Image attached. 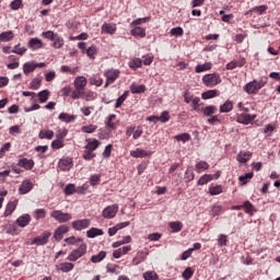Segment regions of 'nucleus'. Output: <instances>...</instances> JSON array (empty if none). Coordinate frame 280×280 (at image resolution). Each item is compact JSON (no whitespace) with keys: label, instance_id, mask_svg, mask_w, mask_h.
Returning <instances> with one entry per match:
<instances>
[{"label":"nucleus","instance_id":"obj_61","mask_svg":"<svg viewBox=\"0 0 280 280\" xmlns=\"http://www.w3.org/2000/svg\"><path fill=\"white\" fill-rule=\"evenodd\" d=\"M47 211L45 209H36L35 210V220H43L46 218Z\"/></svg>","mask_w":280,"mask_h":280},{"label":"nucleus","instance_id":"obj_31","mask_svg":"<svg viewBox=\"0 0 280 280\" xmlns=\"http://www.w3.org/2000/svg\"><path fill=\"white\" fill-rule=\"evenodd\" d=\"M126 253H130V247H122L114 250L113 257L119 259L122 255H126Z\"/></svg>","mask_w":280,"mask_h":280},{"label":"nucleus","instance_id":"obj_19","mask_svg":"<svg viewBox=\"0 0 280 280\" xmlns=\"http://www.w3.org/2000/svg\"><path fill=\"white\" fill-rule=\"evenodd\" d=\"M184 102L186 104H190V102H191V104H200V97L194 96V95H191V93H189V91H186L184 93Z\"/></svg>","mask_w":280,"mask_h":280},{"label":"nucleus","instance_id":"obj_57","mask_svg":"<svg viewBox=\"0 0 280 280\" xmlns=\"http://www.w3.org/2000/svg\"><path fill=\"white\" fill-rule=\"evenodd\" d=\"M52 150H60L61 148H65V142L60 139H56L51 142Z\"/></svg>","mask_w":280,"mask_h":280},{"label":"nucleus","instance_id":"obj_48","mask_svg":"<svg viewBox=\"0 0 280 280\" xmlns=\"http://www.w3.org/2000/svg\"><path fill=\"white\" fill-rule=\"evenodd\" d=\"M144 280H159V275L155 271H145L143 273Z\"/></svg>","mask_w":280,"mask_h":280},{"label":"nucleus","instance_id":"obj_52","mask_svg":"<svg viewBox=\"0 0 280 280\" xmlns=\"http://www.w3.org/2000/svg\"><path fill=\"white\" fill-rule=\"evenodd\" d=\"M63 46H65V39H62V37H59L57 35L56 38L54 39L52 47L55 49H61V47H63Z\"/></svg>","mask_w":280,"mask_h":280},{"label":"nucleus","instance_id":"obj_24","mask_svg":"<svg viewBox=\"0 0 280 280\" xmlns=\"http://www.w3.org/2000/svg\"><path fill=\"white\" fill-rule=\"evenodd\" d=\"M212 67H213V63H211V62L197 65L196 68H195V72L196 73H202L205 71H211Z\"/></svg>","mask_w":280,"mask_h":280},{"label":"nucleus","instance_id":"obj_32","mask_svg":"<svg viewBox=\"0 0 280 280\" xmlns=\"http://www.w3.org/2000/svg\"><path fill=\"white\" fill-rule=\"evenodd\" d=\"M211 180H213V175L205 174L198 179L197 185L199 186L207 185V183H211Z\"/></svg>","mask_w":280,"mask_h":280},{"label":"nucleus","instance_id":"obj_42","mask_svg":"<svg viewBox=\"0 0 280 280\" xmlns=\"http://www.w3.org/2000/svg\"><path fill=\"white\" fill-rule=\"evenodd\" d=\"M175 141H182V143H187V141H191V136L189 133H182L174 137Z\"/></svg>","mask_w":280,"mask_h":280},{"label":"nucleus","instance_id":"obj_26","mask_svg":"<svg viewBox=\"0 0 280 280\" xmlns=\"http://www.w3.org/2000/svg\"><path fill=\"white\" fill-rule=\"evenodd\" d=\"M84 255V249H74L68 257L69 261H78Z\"/></svg>","mask_w":280,"mask_h":280},{"label":"nucleus","instance_id":"obj_16","mask_svg":"<svg viewBox=\"0 0 280 280\" xmlns=\"http://www.w3.org/2000/svg\"><path fill=\"white\" fill-rule=\"evenodd\" d=\"M65 233H69V226L67 225H60L54 234V240H56V242H60V240H62V235Z\"/></svg>","mask_w":280,"mask_h":280},{"label":"nucleus","instance_id":"obj_35","mask_svg":"<svg viewBox=\"0 0 280 280\" xmlns=\"http://www.w3.org/2000/svg\"><path fill=\"white\" fill-rule=\"evenodd\" d=\"M168 226L172 229L173 233H179V231H183V222L180 221L171 222Z\"/></svg>","mask_w":280,"mask_h":280},{"label":"nucleus","instance_id":"obj_29","mask_svg":"<svg viewBox=\"0 0 280 280\" xmlns=\"http://www.w3.org/2000/svg\"><path fill=\"white\" fill-rule=\"evenodd\" d=\"M115 119H117V115L112 114L109 115L106 120H105V126L108 127L109 130H115V128H117V126H115Z\"/></svg>","mask_w":280,"mask_h":280},{"label":"nucleus","instance_id":"obj_1","mask_svg":"<svg viewBox=\"0 0 280 280\" xmlns=\"http://www.w3.org/2000/svg\"><path fill=\"white\" fill-rule=\"evenodd\" d=\"M202 82L205 86H208L209 89H213V86H218L222 82V79L218 73H210V74H205L202 77Z\"/></svg>","mask_w":280,"mask_h":280},{"label":"nucleus","instance_id":"obj_49","mask_svg":"<svg viewBox=\"0 0 280 280\" xmlns=\"http://www.w3.org/2000/svg\"><path fill=\"white\" fill-rule=\"evenodd\" d=\"M37 95L39 97L40 104H45V102H47V100H49V90H44V91L39 92Z\"/></svg>","mask_w":280,"mask_h":280},{"label":"nucleus","instance_id":"obj_62","mask_svg":"<svg viewBox=\"0 0 280 280\" xmlns=\"http://www.w3.org/2000/svg\"><path fill=\"white\" fill-rule=\"evenodd\" d=\"M67 135H69V130L67 129H58L57 132H56V138L61 140L65 139V137H67Z\"/></svg>","mask_w":280,"mask_h":280},{"label":"nucleus","instance_id":"obj_12","mask_svg":"<svg viewBox=\"0 0 280 280\" xmlns=\"http://www.w3.org/2000/svg\"><path fill=\"white\" fill-rule=\"evenodd\" d=\"M102 34H109L113 36L117 32V24L116 23H104L101 27Z\"/></svg>","mask_w":280,"mask_h":280},{"label":"nucleus","instance_id":"obj_7","mask_svg":"<svg viewBox=\"0 0 280 280\" xmlns=\"http://www.w3.org/2000/svg\"><path fill=\"white\" fill-rule=\"evenodd\" d=\"M154 154L152 151H145L143 149L137 148L136 150L130 151V156L133 159H145V156L150 158Z\"/></svg>","mask_w":280,"mask_h":280},{"label":"nucleus","instance_id":"obj_43","mask_svg":"<svg viewBox=\"0 0 280 280\" xmlns=\"http://www.w3.org/2000/svg\"><path fill=\"white\" fill-rule=\"evenodd\" d=\"M39 139H54V131L52 130H40L38 135Z\"/></svg>","mask_w":280,"mask_h":280},{"label":"nucleus","instance_id":"obj_34","mask_svg":"<svg viewBox=\"0 0 280 280\" xmlns=\"http://www.w3.org/2000/svg\"><path fill=\"white\" fill-rule=\"evenodd\" d=\"M23 71L25 73V75H27V73H34V71H36V66L34 62H25L23 66Z\"/></svg>","mask_w":280,"mask_h":280},{"label":"nucleus","instance_id":"obj_22","mask_svg":"<svg viewBox=\"0 0 280 280\" xmlns=\"http://www.w3.org/2000/svg\"><path fill=\"white\" fill-rule=\"evenodd\" d=\"M100 235H104V230L97 228H91L86 231V237H100Z\"/></svg>","mask_w":280,"mask_h":280},{"label":"nucleus","instance_id":"obj_6","mask_svg":"<svg viewBox=\"0 0 280 280\" xmlns=\"http://www.w3.org/2000/svg\"><path fill=\"white\" fill-rule=\"evenodd\" d=\"M91 226V220L81 219L72 222V228L75 231H84V229H89Z\"/></svg>","mask_w":280,"mask_h":280},{"label":"nucleus","instance_id":"obj_54","mask_svg":"<svg viewBox=\"0 0 280 280\" xmlns=\"http://www.w3.org/2000/svg\"><path fill=\"white\" fill-rule=\"evenodd\" d=\"M67 244H77V246H83L82 238H77L75 236H71L65 240Z\"/></svg>","mask_w":280,"mask_h":280},{"label":"nucleus","instance_id":"obj_63","mask_svg":"<svg viewBox=\"0 0 280 280\" xmlns=\"http://www.w3.org/2000/svg\"><path fill=\"white\" fill-rule=\"evenodd\" d=\"M170 34L171 36H183L184 34L183 27L180 26L174 27L170 31Z\"/></svg>","mask_w":280,"mask_h":280},{"label":"nucleus","instance_id":"obj_25","mask_svg":"<svg viewBox=\"0 0 280 280\" xmlns=\"http://www.w3.org/2000/svg\"><path fill=\"white\" fill-rule=\"evenodd\" d=\"M14 38V33L12 31L2 32L0 34L1 43H10Z\"/></svg>","mask_w":280,"mask_h":280},{"label":"nucleus","instance_id":"obj_36","mask_svg":"<svg viewBox=\"0 0 280 280\" xmlns=\"http://www.w3.org/2000/svg\"><path fill=\"white\" fill-rule=\"evenodd\" d=\"M202 100H212V97H218V90H208L201 94Z\"/></svg>","mask_w":280,"mask_h":280},{"label":"nucleus","instance_id":"obj_13","mask_svg":"<svg viewBox=\"0 0 280 280\" xmlns=\"http://www.w3.org/2000/svg\"><path fill=\"white\" fill-rule=\"evenodd\" d=\"M86 144L84 147V150H88L89 152H93L94 150H97L100 145H102V142L97 139H86Z\"/></svg>","mask_w":280,"mask_h":280},{"label":"nucleus","instance_id":"obj_58","mask_svg":"<svg viewBox=\"0 0 280 280\" xmlns=\"http://www.w3.org/2000/svg\"><path fill=\"white\" fill-rule=\"evenodd\" d=\"M61 272H71L73 270V264L71 262H62L60 265Z\"/></svg>","mask_w":280,"mask_h":280},{"label":"nucleus","instance_id":"obj_3","mask_svg":"<svg viewBox=\"0 0 280 280\" xmlns=\"http://www.w3.org/2000/svg\"><path fill=\"white\" fill-rule=\"evenodd\" d=\"M50 218H54L56 222L63 224L65 222H69V220H71V213L62 212V210H54L50 212Z\"/></svg>","mask_w":280,"mask_h":280},{"label":"nucleus","instance_id":"obj_40","mask_svg":"<svg viewBox=\"0 0 280 280\" xmlns=\"http://www.w3.org/2000/svg\"><path fill=\"white\" fill-rule=\"evenodd\" d=\"M244 65H246L245 59H243L242 61H232V62L226 65V69L228 70H233V69H237V67H244Z\"/></svg>","mask_w":280,"mask_h":280},{"label":"nucleus","instance_id":"obj_39","mask_svg":"<svg viewBox=\"0 0 280 280\" xmlns=\"http://www.w3.org/2000/svg\"><path fill=\"white\" fill-rule=\"evenodd\" d=\"M143 65V61L139 58H136L129 62L130 69H133V71H137V69H141Z\"/></svg>","mask_w":280,"mask_h":280},{"label":"nucleus","instance_id":"obj_17","mask_svg":"<svg viewBox=\"0 0 280 280\" xmlns=\"http://www.w3.org/2000/svg\"><path fill=\"white\" fill-rule=\"evenodd\" d=\"M74 89H79L80 91H84V89H86V84H88V81H86V78L85 77H77L74 79Z\"/></svg>","mask_w":280,"mask_h":280},{"label":"nucleus","instance_id":"obj_33","mask_svg":"<svg viewBox=\"0 0 280 280\" xmlns=\"http://www.w3.org/2000/svg\"><path fill=\"white\" fill-rule=\"evenodd\" d=\"M129 93L130 92L126 91V92H124V94L121 96H119L116 100L115 108H121L122 104L126 102V100H128Z\"/></svg>","mask_w":280,"mask_h":280},{"label":"nucleus","instance_id":"obj_23","mask_svg":"<svg viewBox=\"0 0 280 280\" xmlns=\"http://www.w3.org/2000/svg\"><path fill=\"white\" fill-rule=\"evenodd\" d=\"M130 34L136 38H145V28L136 26L133 30L130 31Z\"/></svg>","mask_w":280,"mask_h":280},{"label":"nucleus","instance_id":"obj_53","mask_svg":"<svg viewBox=\"0 0 280 280\" xmlns=\"http://www.w3.org/2000/svg\"><path fill=\"white\" fill-rule=\"evenodd\" d=\"M63 194L66 196H73V194H75V186L74 184H68L65 189H63Z\"/></svg>","mask_w":280,"mask_h":280},{"label":"nucleus","instance_id":"obj_2","mask_svg":"<svg viewBox=\"0 0 280 280\" xmlns=\"http://www.w3.org/2000/svg\"><path fill=\"white\" fill-rule=\"evenodd\" d=\"M119 212V205L114 203L112 206H107L102 211V217L105 218V220H113Z\"/></svg>","mask_w":280,"mask_h":280},{"label":"nucleus","instance_id":"obj_11","mask_svg":"<svg viewBox=\"0 0 280 280\" xmlns=\"http://www.w3.org/2000/svg\"><path fill=\"white\" fill-rule=\"evenodd\" d=\"M32 189H34V184H32L30 179H25L19 188V194H21V196H25V194H30Z\"/></svg>","mask_w":280,"mask_h":280},{"label":"nucleus","instance_id":"obj_50","mask_svg":"<svg viewBox=\"0 0 280 280\" xmlns=\"http://www.w3.org/2000/svg\"><path fill=\"white\" fill-rule=\"evenodd\" d=\"M95 130H97V125H89L81 128V132H85L86 135H92Z\"/></svg>","mask_w":280,"mask_h":280},{"label":"nucleus","instance_id":"obj_15","mask_svg":"<svg viewBox=\"0 0 280 280\" xmlns=\"http://www.w3.org/2000/svg\"><path fill=\"white\" fill-rule=\"evenodd\" d=\"M30 222H32V217H30V214H23V215L19 217L15 221L18 226H20L21 229H25V226H27V224H30Z\"/></svg>","mask_w":280,"mask_h":280},{"label":"nucleus","instance_id":"obj_55","mask_svg":"<svg viewBox=\"0 0 280 280\" xmlns=\"http://www.w3.org/2000/svg\"><path fill=\"white\" fill-rule=\"evenodd\" d=\"M130 242H132V237H130V235H127L120 241L114 243L113 246H124V244H130Z\"/></svg>","mask_w":280,"mask_h":280},{"label":"nucleus","instance_id":"obj_20","mask_svg":"<svg viewBox=\"0 0 280 280\" xmlns=\"http://www.w3.org/2000/svg\"><path fill=\"white\" fill-rule=\"evenodd\" d=\"M18 205H19L18 200L9 202L3 213L4 218H8V215H12V213H14V211L16 210Z\"/></svg>","mask_w":280,"mask_h":280},{"label":"nucleus","instance_id":"obj_9","mask_svg":"<svg viewBox=\"0 0 280 280\" xmlns=\"http://www.w3.org/2000/svg\"><path fill=\"white\" fill-rule=\"evenodd\" d=\"M58 167L62 172H69V170H71V167H73V160L71 158L61 159L58 163Z\"/></svg>","mask_w":280,"mask_h":280},{"label":"nucleus","instance_id":"obj_60","mask_svg":"<svg viewBox=\"0 0 280 280\" xmlns=\"http://www.w3.org/2000/svg\"><path fill=\"white\" fill-rule=\"evenodd\" d=\"M158 117H159V121H161L162 124H167V121H170V112L164 110Z\"/></svg>","mask_w":280,"mask_h":280},{"label":"nucleus","instance_id":"obj_56","mask_svg":"<svg viewBox=\"0 0 280 280\" xmlns=\"http://www.w3.org/2000/svg\"><path fill=\"white\" fill-rule=\"evenodd\" d=\"M90 83L94 84V86H102L104 84V79L101 77H92Z\"/></svg>","mask_w":280,"mask_h":280},{"label":"nucleus","instance_id":"obj_41","mask_svg":"<svg viewBox=\"0 0 280 280\" xmlns=\"http://www.w3.org/2000/svg\"><path fill=\"white\" fill-rule=\"evenodd\" d=\"M231 110H233V102L231 101H226L220 106V113H231Z\"/></svg>","mask_w":280,"mask_h":280},{"label":"nucleus","instance_id":"obj_44","mask_svg":"<svg viewBox=\"0 0 280 280\" xmlns=\"http://www.w3.org/2000/svg\"><path fill=\"white\" fill-rule=\"evenodd\" d=\"M130 91L133 95L139 93H145V85H130Z\"/></svg>","mask_w":280,"mask_h":280},{"label":"nucleus","instance_id":"obj_5","mask_svg":"<svg viewBox=\"0 0 280 280\" xmlns=\"http://www.w3.org/2000/svg\"><path fill=\"white\" fill-rule=\"evenodd\" d=\"M264 86H266V82H264V80H254L253 82L246 84V92L257 93L259 90L264 89Z\"/></svg>","mask_w":280,"mask_h":280},{"label":"nucleus","instance_id":"obj_4","mask_svg":"<svg viewBox=\"0 0 280 280\" xmlns=\"http://www.w3.org/2000/svg\"><path fill=\"white\" fill-rule=\"evenodd\" d=\"M104 77L106 78V83L104 89H108L109 84H114V82L119 78V70L109 69L104 71Z\"/></svg>","mask_w":280,"mask_h":280},{"label":"nucleus","instance_id":"obj_51","mask_svg":"<svg viewBox=\"0 0 280 280\" xmlns=\"http://www.w3.org/2000/svg\"><path fill=\"white\" fill-rule=\"evenodd\" d=\"M82 156L84 161H93V159H95L97 154L95 152L88 151L86 149H84Z\"/></svg>","mask_w":280,"mask_h":280},{"label":"nucleus","instance_id":"obj_28","mask_svg":"<svg viewBox=\"0 0 280 280\" xmlns=\"http://www.w3.org/2000/svg\"><path fill=\"white\" fill-rule=\"evenodd\" d=\"M58 119H60V121H65L66 124H71L72 121H75V116L69 115L67 113H61L59 114Z\"/></svg>","mask_w":280,"mask_h":280},{"label":"nucleus","instance_id":"obj_18","mask_svg":"<svg viewBox=\"0 0 280 280\" xmlns=\"http://www.w3.org/2000/svg\"><path fill=\"white\" fill-rule=\"evenodd\" d=\"M201 113L205 115V117H212V115L218 113V107L215 105H208L206 107H201Z\"/></svg>","mask_w":280,"mask_h":280},{"label":"nucleus","instance_id":"obj_14","mask_svg":"<svg viewBox=\"0 0 280 280\" xmlns=\"http://www.w3.org/2000/svg\"><path fill=\"white\" fill-rule=\"evenodd\" d=\"M126 226H130V221H126L122 223H118L113 228L108 229V235L113 237V235H117V231H121V229H126Z\"/></svg>","mask_w":280,"mask_h":280},{"label":"nucleus","instance_id":"obj_37","mask_svg":"<svg viewBox=\"0 0 280 280\" xmlns=\"http://www.w3.org/2000/svg\"><path fill=\"white\" fill-rule=\"evenodd\" d=\"M106 259V252H101L97 255L91 257L92 264H100V261H104Z\"/></svg>","mask_w":280,"mask_h":280},{"label":"nucleus","instance_id":"obj_21","mask_svg":"<svg viewBox=\"0 0 280 280\" xmlns=\"http://www.w3.org/2000/svg\"><path fill=\"white\" fill-rule=\"evenodd\" d=\"M30 49L36 50V49H43V40L39 38H31L28 42Z\"/></svg>","mask_w":280,"mask_h":280},{"label":"nucleus","instance_id":"obj_47","mask_svg":"<svg viewBox=\"0 0 280 280\" xmlns=\"http://www.w3.org/2000/svg\"><path fill=\"white\" fill-rule=\"evenodd\" d=\"M40 84H43V79L40 78H35L32 80L31 82V89L33 91H38V89H40Z\"/></svg>","mask_w":280,"mask_h":280},{"label":"nucleus","instance_id":"obj_45","mask_svg":"<svg viewBox=\"0 0 280 280\" xmlns=\"http://www.w3.org/2000/svg\"><path fill=\"white\" fill-rule=\"evenodd\" d=\"M27 51V48L21 47V44H18L11 50V54H16L18 56H23Z\"/></svg>","mask_w":280,"mask_h":280},{"label":"nucleus","instance_id":"obj_38","mask_svg":"<svg viewBox=\"0 0 280 280\" xmlns=\"http://www.w3.org/2000/svg\"><path fill=\"white\" fill-rule=\"evenodd\" d=\"M102 183V175L101 174H94L90 176V185L92 187H95L96 185H100Z\"/></svg>","mask_w":280,"mask_h":280},{"label":"nucleus","instance_id":"obj_8","mask_svg":"<svg viewBox=\"0 0 280 280\" xmlns=\"http://www.w3.org/2000/svg\"><path fill=\"white\" fill-rule=\"evenodd\" d=\"M51 237L50 232H44L42 235L35 237L31 244H37V246H45L47 242H49V238Z\"/></svg>","mask_w":280,"mask_h":280},{"label":"nucleus","instance_id":"obj_59","mask_svg":"<svg viewBox=\"0 0 280 280\" xmlns=\"http://www.w3.org/2000/svg\"><path fill=\"white\" fill-rule=\"evenodd\" d=\"M141 135H143V127L141 126L135 127L132 139L135 140L140 139Z\"/></svg>","mask_w":280,"mask_h":280},{"label":"nucleus","instance_id":"obj_46","mask_svg":"<svg viewBox=\"0 0 280 280\" xmlns=\"http://www.w3.org/2000/svg\"><path fill=\"white\" fill-rule=\"evenodd\" d=\"M210 165L209 163L205 162V161H199L197 164H196V172L198 174H200V172H202V170H209Z\"/></svg>","mask_w":280,"mask_h":280},{"label":"nucleus","instance_id":"obj_10","mask_svg":"<svg viewBox=\"0 0 280 280\" xmlns=\"http://www.w3.org/2000/svg\"><path fill=\"white\" fill-rule=\"evenodd\" d=\"M34 165H35V162L32 159L30 160L27 158H23L18 161V166L23 167V170H26V171L34 170Z\"/></svg>","mask_w":280,"mask_h":280},{"label":"nucleus","instance_id":"obj_27","mask_svg":"<svg viewBox=\"0 0 280 280\" xmlns=\"http://www.w3.org/2000/svg\"><path fill=\"white\" fill-rule=\"evenodd\" d=\"M224 191V187L222 185L210 186L209 194L210 196H220Z\"/></svg>","mask_w":280,"mask_h":280},{"label":"nucleus","instance_id":"obj_30","mask_svg":"<svg viewBox=\"0 0 280 280\" xmlns=\"http://www.w3.org/2000/svg\"><path fill=\"white\" fill-rule=\"evenodd\" d=\"M199 249H200V246H194V247L189 248L188 250H185L180 256L182 261H187V259H189V257H191V253H194V250H199Z\"/></svg>","mask_w":280,"mask_h":280},{"label":"nucleus","instance_id":"obj_64","mask_svg":"<svg viewBox=\"0 0 280 280\" xmlns=\"http://www.w3.org/2000/svg\"><path fill=\"white\" fill-rule=\"evenodd\" d=\"M43 36H45L46 38H48V40H56L58 34L54 33L52 31H47L42 33Z\"/></svg>","mask_w":280,"mask_h":280}]
</instances>
